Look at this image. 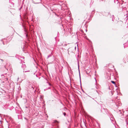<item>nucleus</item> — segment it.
Masks as SVG:
<instances>
[{
	"mask_svg": "<svg viewBox=\"0 0 128 128\" xmlns=\"http://www.w3.org/2000/svg\"><path fill=\"white\" fill-rule=\"evenodd\" d=\"M8 83L10 84L8 86V93H12L14 91V84L12 81L10 80L8 81Z\"/></svg>",
	"mask_w": 128,
	"mask_h": 128,
	"instance_id": "1",
	"label": "nucleus"
},
{
	"mask_svg": "<svg viewBox=\"0 0 128 128\" xmlns=\"http://www.w3.org/2000/svg\"><path fill=\"white\" fill-rule=\"evenodd\" d=\"M117 113L120 114V116H121L122 118H124L126 116H128V114H126L127 113H128V111L126 110L125 112H124L123 113H122V112H121L120 110H118L117 112Z\"/></svg>",
	"mask_w": 128,
	"mask_h": 128,
	"instance_id": "2",
	"label": "nucleus"
},
{
	"mask_svg": "<svg viewBox=\"0 0 128 128\" xmlns=\"http://www.w3.org/2000/svg\"><path fill=\"white\" fill-rule=\"evenodd\" d=\"M32 2L34 4H37L41 3V0H32Z\"/></svg>",
	"mask_w": 128,
	"mask_h": 128,
	"instance_id": "3",
	"label": "nucleus"
},
{
	"mask_svg": "<svg viewBox=\"0 0 128 128\" xmlns=\"http://www.w3.org/2000/svg\"><path fill=\"white\" fill-rule=\"evenodd\" d=\"M9 2L11 7H13L14 6V0H9Z\"/></svg>",
	"mask_w": 128,
	"mask_h": 128,
	"instance_id": "4",
	"label": "nucleus"
},
{
	"mask_svg": "<svg viewBox=\"0 0 128 128\" xmlns=\"http://www.w3.org/2000/svg\"><path fill=\"white\" fill-rule=\"evenodd\" d=\"M9 121L10 122H11L12 123H13L14 122L13 119L11 117H9L8 116V122Z\"/></svg>",
	"mask_w": 128,
	"mask_h": 128,
	"instance_id": "5",
	"label": "nucleus"
},
{
	"mask_svg": "<svg viewBox=\"0 0 128 128\" xmlns=\"http://www.w3.org/2000/svg\"><path fill=\"white\" fill-rule=\"evenodd\" d=\"M9 68H10V74H8V76H9L10 77H11V74L12 73V68L10 67H9Z\"/></svg>",
	"mask_w": 128,
	"mask_h": 128,
	"instance_id": "6",
	"label": "nucleus"
},
{
	"mask_svg": "<svg viewBox=\"0 0 128 128\" xmlns=\"http://www.w3.org/2000/svg\"><path fill=\"white\" fill-rule=\"evenodd\" d=\"M22 67L23 68V69H24L26 67V65L25 64H22Z\"/></svg>",
	"mask_w": 128,
	"mask_h": 128,
	"instance_id": "7",
	"label": "nucleus"
},
{
	"mask_svg": "<svg viewBox=\"0 0 128 128\" xmlns=\"http://www.w3.org/2000/svg\"><path fill=\"white\" fill-rule=\"evenodd\" d=\"M9 109L11 110H12V111H14V112H15V109L14 108V107L13 106L11 107Z\"/></svg>",
	"mask_w": 128,
	"mask_h": 128,
	"instance_id": "8",
	"label": "nucleus"
},
{
	"mask_svg": "<svg viewBox=\"0 0 128 128\" xmlns=\"http://www.w3.org/2000/svg\"><path fill=\"white\" fill-rule=\"evenodd\" d=\"M128 47V44L126 43L124 44V48Z\"/></svg>",
	"mask_w": 128,
	"mask_h": 128,
	"instance_id": "9",
	"label": "nucleus"
},
{
	"mask_svg": "<svg viewBox=\"0 0 128 128\" xmlns=\"http://www.w3.org/2000/svg\"><path fill=\"white\" fill-rule=\"evenodd\" d=\"M79 76H80V83L81 86V77L80 76V70H79Z\"/></svg>",
	"mask_w": 128,
	"mask_h": 128,
	"instance_id": "10",
	"label": "nucleus"
},
{
	"mask_svg": "<svg viewBox=\"0 0 128 128\" xmlns=\"http://www.w3.org/2000/svg\"><path fill=\"white\" fill-rule=\"evenodd\" d=\"M104 109L105 110L106 114H108V110L106 108H104Z\"/></svg>",
	"mask_w": 128,
	"mask_h": 128,
	"instance_id": "11",
	"label": "nucleus"
},
{
	"mask_svg": "<svg viewBox=\"0 0 128 128\" xmlns=\"http://www.w3.org/2000/svg\"><path fill=\"white\" fill-rule=\"evenodd\" d=\"M114 2L115 3L118 4V0H114Z\"/></svg>",
	"mask_w": 128,
	"mask_h": 128,
	"instance_id": "12",
	"label": "nucleus"
},
{
	"mask_svg": "<svg viewBox=\"0 0 128 128\" xmlns=\"http://www.w3.org/2000/svg\"><path fill=\"white\" fill-rule=\"evenodd\" d=\"M13 37V35L12 34L11 35V38L8 39V40H12V38Z\"/></svg>",
	"mask_w": 128,
	"mask_h": 128,
	"instance_id": "13",
	"label": "nucleus"
},
{
	"mask_svg": "<svg viewBox=\"0 0 128 128\" xmlns=\"http://www.w3.org/2000/svg\"><path fill=\"white\" fill-rule=\"evenodd\" d=\"M52 56V54H50L48 56V57L47 58L48 59L50 57Z\"/></svg>",
	"mask_w": 128,
	"mask_h": 128,
	"instance_id": "14",
	"label": "nucleus"
},
{
	"mask_svg": "<svg viewBox=\"0 0 128 128\" xmlns=\"http://www.w3.org/2000/svg\"><path fill=\"white\" fill-rule=\"evenodd\" d=\"M46 83H48V84L49 86H52V84H51L50 83L48 82H46Z\"/></svg>",
	"mask_w": 128,
	"mask_h": 128,
	"instance_id": "15",
	"label": "nucleus"
},
{
	"mask_svg": "<svg viewBox=\"0 0 128 128\" xmlns=\"http://www.w3.org/2000/svg\"><path fill=\"white\" fill-rule=\"evenodd\" d=\"M111 82L112 84H115L116 86L115 82L114 81H112Z\"/></svg>",
	"mask_w": 128,
	"mask_h": 128,
	"instance_id": "16",
	"label": "nucleus"
},
{
	"mask_svg": "<svg viewBox=\"0 0 128 128\" xmlns=\"http://www.w3.org/2000/svg\"><path fill=\"white\" fill-rule=\"evenodd\" d=\"M50 89V87H49L48 88H47L46 89H44V91H45L46 90H47L49 89Z\"/></svg>",
	"mask_w": 128,
	"mask_h": 128,
	"instance_id": "17",
	"label": "nucleus"
},
{
	"mask_svg": "<svg viewBox=\"0 0 128 128\" xmlns=\"http://www.w3.org/2000/svg\"><path fill=\"white\" fill-rule=\"evenodd\" d=\"M26 34V38H27L28 39V35L27 34Z\"/></svg>",
	"mask_w": 128,
	"mask_h": 128,
	"instance_id": "18",
	"label": "nucleus"
},
{
	"mask_svg": "<svg viewBox=\"0 0 128 128\" xmlns=\"http://www.w3.org/2000/svg\"><path fill=\"white\" fill-rule=\"evenodd\" d=\"M63 114L64 116H65L66 115V113L65 112H64L63 113Z\"/></svg>",
	"mask_w": 128,
	"mask_h": 128,
	"instance_id": "19",
	"label": "nucleus"
},
{
	"mask_svg": "<svg viewBox=\"0 0 128 128\" xmlns=\"http://www.w3.org/2000/svg\"><path fill=\"white\" fill-rule=\"evenodd\" d=\"M120 22L121 24H122L123 23V22L121 21H120Z\"/></svg>",
	"mask_w": 128,
	"mask_h": 128,
	"instance_id": "20",
	"label": "nucleus"
},
{
	"mask_svg": "<svg viewBox=\"0 0 128 128\" xmlns=\"http://www.w3.org/2000/svg\"><path fill=\"white\" fill-rule=\"evenodd\" d=\"M30 72V70H27V71H25V72Z\"/></svg>",
	"mask_w": 128,
	"mask_h": 128,
	"instance_id": "21",
	"label": "nucleus"
},
{
	"mask_svg": "<svg viewBox=\"0 0 128 128\" xmlns=\"http://www.w3.org/2000/svg\"><path fill=\"white\" fill-rule=\"evenodd\" d=\"M31 87H32V88L33 89H34V87L33 86H32Z\"/></svg>",
	"mask_w": 128,
	"mask_h": 128,
	"instance_id": "22",
	"label": "nucleus"
},
{
	"mask_svg": "<svg viewBox=\"0 0 128 128\" xmlns=\"http://www.w3.org/2000/svg\"><path fill=\"white\" fill-rule=\"evenodd\" d=\"M66 44H64V46H66Z\"/></svg>",
	"mask_w": 128,
	"mask_h": 128,
	"instance_id": "23",
	"label": "nucleus"
},
{
	"mask_svg": "<svg viewBox=\"0 0 128 128\" xmlns=\"http://www.w3.org/2000/svg\"><path fill=\"white\" fill-rule=\"evenodd\" d=\"M95 88L96 89L97 88V87L96 86H95Z\"/></svg>",
	"mask_w": 128,
	"mask_h": 128,
	"instance_id": "24",
	"label": "nucleus"
},
{
	"mask_svg": "<svg viewBox=\"0 0 128 128\" xmlns=\"http://www.w3.org/2000/svg\"><path fill=\"white\" fill-rule=\"evenodd\" d=\"M76 48V46H75V49Z\"/></svg>",
	"mask_w": 128,
	"mask_h": 128,
	"instance_id": "25",
	"label": "nucleus"
},
{
	"mask_svg": "<svg viewBox=\"0 0 128 128\" xmlns=\"http://www.w3.org/2000/svg\"><path fill=\"white\" fill-rule=\"evenodd\" d=\"M22 58H24V57H23Z\"/></svg>",
	"mask_w": 128,
	"mask_h": 128,
	"instance_id": "26",
	"label": "nucleus"
},
{
	"mask_svg": "<svg viewBox=\"0 0 128 128\" xmlns=\"http://www.w3.org/2000/svg\"><path fill=\"white\" fill-rule=\"evenodd\" d=\"M60 102L61 104H62V102Z\"/></svg>",
	"mask_w": 128,
	"mask_h": 128,
	"instance_id": "27",
	"label": "nucleus"
},
{
	"mask_svg": "<svg viewBox=\"0 0 128 128\" xmlns=\"http://www.w3.org/2000/svg\"><path fill=\"white\" fill-rule=\"evenodd\" d=\"M95 80H96V78H95Z\"/></svg>",
	"mask_w": 128,
	"mask_h": 128,
	"instance_id": "28",
	"label": "nucleus"
},
{
	"mask_svg": "<svg viewBox=\"0 0 128 128\" xmlns=\"http://www.w3.org/2000/svg\"><path fill=\"white\" fill-rule=\"evenodd\" d=\"M86 32H87V30H86Z\"/></svg>",
	"mask_w": 128,
	"mask_h": 128,
	"instance_id": "29",
	"label": "nucleus"
},
{
	"mask_svg": "<svg viewBox=\"0 0 128 128\" xmlns=\"http://www.w3.org/2000/svg\"><path fill=\"white\" fill-rule=\"evenodd\" d=\"M18 80L19 79V78H18V79H17Z\"/></svg>",
	"mask_w": 128,
	"mask_h": 128,
	"instance_id": "30",
	"label": "nucleus"
},
{
	"mask_svg": "<svg viewBox=\"0 0 128 128\" xmlns=\"http://www.w3.org/2000/svg\"><path fill=\"white\" fill-rule=\"evenodd\" d=\"M9 124H8V128H9Z\"/></svg>",
	"mask_w": 128,
	"mask_h": 128,
	"instance_id": "31",
	"label": "nucleus"
},
{
	"mask_svg": "<svg viewBox=\"0 0 128 128\" xmlns=\"http://www.w3.org/2000/svg\"><path fill=\"white\" fill-rule=\"evenodd\" d=\"M9 95L8 94V98L9 97Z\"/></svg>",
	"mask_w": 128,
	"mask_h": 128,
	"instance_id": "32",
	"label": "nucleus"
},
{
	"mask_svg": "<svg viewBox=\"0 0 128 128\" xmlns=\"http://www.w3.org/2000/svg\"><path fill=\"white\" fill-rule=\"evenodd\" d=\"M112 21H113V19H112Z\"/></svg>",
	"mask_w": 128,
	"mask_h": 128,
	"instance_id": "33",
	"label": "nucleus"
},
{
	"mask_svg": "<svg viewBox=\"0 0 128 128\" xmlns=\"http://www.w3.org/2000/svg\"><path fill=\"white\" fill-rule=\"evenodd\" d=\"M78 67H79V65H78Z\"/></svg>",
	"mask_w": 128,
	"mask_h": 128,
	"instance_id": "34",
	"label": "nucleus"
},
{
	"mask_svg": "<svg viewBox=\"0 0 128 128\" xmlns=\"http://www.w3.org/2000/svg\"><path fill=\"white\" fill-rule=\"evenodd\" d=\"M109 89H110V87H109Z\"/></svg>",
	"mask_w": 128,
	"mask_h": 128,
	"instance_id": "35",
	"label": "nucleus"
},
{
	"mask_svg": "<svg viewBox=\"0 0 128 128\" xmlns=\"http://www.w3.org/2000/svg\"><path fill=\"white\" fill-rule=\"evenodd\" d=\"M96 92H98L97 90H96Z\"/></svg>",
	"mask_w": 128,
	"mask_h": 128,
	"instance_id": "36",
	"label": "nucleus"
},
{
	"mask_svg": "<svg viewBox=\"0 0 128 128\" xmlns=\"http://www.w3.org/2000/svg\"><path fill=\"white\" fill-rule=\"evenodd\" d=\"M127 62H128V60L127 61Z\"/></svg>",
	"mask_w": 128,
	"mask_h": 128,
	"instance_id": "37",
	"label": "nucleus"
}]
</instances>
